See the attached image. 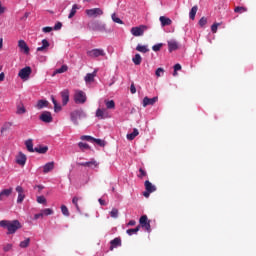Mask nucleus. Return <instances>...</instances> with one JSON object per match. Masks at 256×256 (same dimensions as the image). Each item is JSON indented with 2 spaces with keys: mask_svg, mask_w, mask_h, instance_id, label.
Segmentation results:
<instances>
[{
  "mask_svg": "<svg viewBox=\"0 0 256 256\" xmlns=\"http://www.w3.org/2000/svg\"><path fill=\"white\" fill-rule=\"evenodd\" d=\"M0 227H2V229H7V235H15V233H17L23 226L19 220H1Z\"/></svg>",
  "mask_w": 256,
  "mask_h": 256,
  "instance_id": "f257e3e1",
  "label": "nucleus"
},
{
  "mask_svg": "<svg viewBox=\"0 0 256 256\" xmlns=\"http://www.w3.org/2000/svg\"><path fill=\"white\" fill-rule=\"evenodd\" d=\"M89 29L92 31H99L100 33H111V30L107 29V24L101 21H94L90 23Z\"/></svg>",
  "mask_w": 256,
  "mask_h": 256,
  "instance_id": "f03ea898",
  "label": "nucleus"
},
{
  "mask_svg": "<svg viewBox=\"0 0 256 256\" xmlns=\"http://www.w3.org/2000/svg\"><path fill=\"white\" fill-rule=\"evenodd\" d=\"M87 114L83 110H75L70 113V120L74 125H79V119H85Z\"/></svg>",
  "mask_w": 256,
  "mask_h": 256,
  "instance_id": "7ed1b4c3",
  "label": "nucleus"
},
{
  "mask_svg": "<svg viewBox=\"0 0 256 256\" xmlns=\"http://www.w3.org/2000/svg\"><path fill=\"white\" fill-rule=\"evenodd\" d=\"M86 55L91 59H97V57H105L106 53L103 48H94L92 50H88Z\"/></svg>",
  "mask_w": 256,
  "mask_h": 256,
  "instance_id": "20e7f679",
  "label": "nucleus"
},
{
  "mask_svg": "<svg viewBox=\"0 0 256 256\" xmlns=\"http://www.w3.org/2000/svg\"><path fill=\"white\" fill-rule=\"evenodd\" d=\"M31 73H33V70L29 66H26L19 71L18 77H20L22 81H29V77H31Z\"/></svg>",
  "mask_w": 256,
  "mask_h": 256,
  "instance_id": "39448f33",
  "label": "nucleus"
},
{
  "mask_svg": "<svg viewBox=\"0 0 256 256\" xmlns=\"http://www.w3.org/2000/svg\"><path fill=\"white\" fill-rule=\"evenodd\" d=\"M139 223L142 229H145L147 233H151V221L149 220V218H147V215L141 216L139 219Z\"/></svg>",
  "mask_w": 256,
  "mask_h": 256,
  "instance_id": "423d86ee",
  "label": "nucleus"
},
{
  "mask_svg": "<svg viewBox=\"0 0 256 256\" xmlns=\"http://www.w3.org/2000/svg\"><path fill=\"white\" fill-rule=\"evenodd\" d=\"M74 101L78 104H83L87 101V94L82 90H76L74 93Z\"/></svg>",
  "mask_w": 256,
  "mask_h": 256,
  "instance_id": "0eeeda50",
  "label": "nucleus"
},
{
  "mask_svg": "<svg viewBox=\"0 0 256 256\" xmlns=\"http://www.w3.org/2000/svg\"><path fill=\"white\" fill-rule=\"evenodd\" d=\"M85 13L88 17H93L94 19H97V17H101L103 15V9L101 8L87 9Z\"/></svg>",
  "mask_w": 256,
  "mask_h": 256,
  "instance_id": "6e6552de",
  "label": "nucleus"
},
{
  "mask_svg": "<svg viewBox=\"0 0 256 256\" xmlns=\"http://www.w3.org/2000/svg\"><path fill=\"white\" fill-rule=\"evenodd\" d=\"M147 29L146 26H137V27H132L131 28V34L134 37H141L143 36V33H145V30Z\"/></svg>",
  "mask_w": 256,
  "mask_h": 256,
  "instance_id": "1a4fd4ad",
  "label": "nucleus"
},
{
  "mask_svg": "<svg viewBox=\"0 0 256 256\" xmlns=\"http://www.w3.org/2000/svg\"><path fill=\"white\" fill-rule=\"evenodd\" d=\"M40 121L43 123H51L53 121V116L51 115V112L49 111H44L42 114L39 116Z\"/></svg>",
  "mask_w": 256,
  "mask_h": 256,
  "instance_id": "9d476101",
  "label": "nucleus"
},
{
  "mask_svg": "<svg viewBox=\"0 0 256 256\" xmlns=\"http://www.w3.org/2000/svg\"><path fill=\"white\" fill-rule=\"evenodd\" d=\"M18 47L21 53H24V55H29L30 49H29V46L27 45V42H25V40H19Z\"/></svg>",
  "mask_w": 256,
  "mask_h": 256,
  "instance_id": "9b49d317",
  "label": "nucleus"
},
{
  "mask_svg": "<svg viewBox=\"0 0 256 256\" xmlns=\"http://www.w3.org/2000/svg\"><path fill=\"white\" fill-rule=\"evenodd\" d=\"M159 101V97L155 96L153 98L144 97L143 99V107H147L149 105H155Z\"/></svg>",
  "mask_w": 256,
  "mask_h": 256,
  "instance_id": "f8f14e48",
  "label": "nucleus"
},
{
  "mask_svg": "<svg viewBox=\"0 0 256 256\" xmlns=\"http://www.w3.org/2000/svg\"><path fill=\"white\" fill-rule=\"evenodd\" d=\"M79 165L81 167H89L90 169H95V167H99V163H97L95 159H91L88 162H80Z\"/></svg>",
  "mask_w": 256,
  "mask_h": 256,
  "instance_id": "ddd939ff",
  "label": "nucleus"
},
{
  "mask_svg": "<svg viewBox=\"0 0 256 256\" xmlns=\"http://www.w3.org/2000/svg\"><path fill=\"white\" fill-rule=\"evenodd\" d=\"M16 191L18 193L17 203H23V201L25 200V190H23V187L17 186Z\"/></svg>",
  "mask_w": 256,
  "mask_h": 256,
  "instance_id": "4468645a",
  "label": "nucleus"
},
{
  "mask_svg": "<svg viewBox=\"0 0 256 256\" xmlns=\"http://www.w3.org/2000/svg\"><path fill=\"white\" fill-rule=\"evenodd\" d=\"M16 163L18 165H25V163H27V156L22 152H19V154L16 156Z\"/></svg>",
  "mask_w": 256,
  "mask_h": 256,
  "instance_id": "2eb2a0df",
  "label": "nucleus"
},
{
  "mask_svg": "<svg viewBox=\"0 0 256 256\" xmlns=\"http://www.w3.org/2000/svg\"><path fill=\"white\" fill-rule=\"evenodd\" d=\"M179 49V43L175 40L168 41V51L169 53H173V51H177Z\"/></svg>",
  "mask_w": 256,
  "mask_h": 256,
  "instance_id": "dca6fc26",
  "label": "nucleus"
},
{
  "mask_svg": "<svg viewBox=\"0 0 256 256\" xmlns=\"http://www.w3.org/2000/svg\"><path fill=\"white\" fill-rule=\"evenodd\" d=\"M144 187L148 193H155V191H157V187L153 185V183H151L149 180L145 181Z\"/></svg>",
  "mask_w": 256,
  "mask_h": 256,
  "instance_id": "f3484780",
  "label": "nucleus"
},
{
  "mask_svg": "<svg viewBox=\"0 0 256 256\" xmlns=\"http://www.w3.org/2000/svg\"><path fill=\"white\" fill-rule=\"evenodd\" d=\"M61 98H62V105L65 106L67 103H69V90H63L61 93Z\"/></svg>",
  "mask_w": 256,
  "mask_h": 256,
  "instance_id": "a211bd4d",
  "label": "nucleus"
},
{
  "mask_svg": "<svg viewBox=\"0 0 256 256\" xmlns=\"http://www.w3.org/2000/svg\"><path fill=\"white\" fill-rule=\"evenodd\" d=\"M159 21H160L162 27H167V26L171 25V23H173L171 18H168L165 16H160Z\"/></svg>",
  "mask_w": 256,
  "mask_h": 256,
  "instance_id": "6ab92c4d",
  "label": "nucleus"
},
{
  "mask_svg": "<svg viewBox=\"0 0 256 256\" xmlns=\"http://www.w3.org/2000/svg\"><path fill=\"white\" fill-rule=\"evenodd\" d=\"M53 169H55V162H48L43 166V173H50Z\"/></svg>",
  "mask_w": 256,
  "mask_h": 256,
  "instance_id": "aec40b11",
  "label": "nucleus"
},
{
  "mask_svg": "<svg viewBox=\"0 0 256 256\" xmlns=\"http://www.w3.org/2000/svg\"><path fill=\"white\" fill-rule=\"evenodd\" d=\"M110 250L113 251L116 247H121V238H114L110 241Z\"/></svg>",
  "mask_w": 256,
  "mask_h": 256,
  "instance_id": "412c9836",
  "label": "nucleus"
},
{
  "mask_svg": "<svg viewBox=\"0 0 256 256\" xmlns=\"http://www.w3.org/2000/svg\"><path fill=\"white\" fill-rule=\"evenodd\" d=\"M13 193V188L4 189L0 192V201H3V197H9Z\"/></svg>",
  "mask_w": 256,
  "mask_h": 256,
  "instance_id": "4be33fe9",
  "label": "nucleus"
},
{
  "mask_svg": "<svg viewBox=\"0 0 256 256\" xmlns=\"http://www.w3.org/2000/svg\"><path fill=\"white\" fill-rule=\"evenodd\" d=\"M49 151V147L47 146H39L34 148L35 153H40V155H44V153H47Z\"/></svg>",
  "mask_w": 256,
  "mask_h": 256,
  "instance_id": "5701e85b",
  "label": "nucleus"
},
{
  "mask_svg": "<svg viewBox=\"0 0 256 256\" xmlns=\"http://www.w3.org/2000/svg\"><path fill=\"white\" fill-rule=\"evenodd\" d=\"M45 107H49V101L47 100H38L36 104V108L45 109Z\"/></svg>",
  "mask_w": 256,
  "mask_h": 256,
  "instance_id": "b1692460",
  "label": "nucleus"
},
{
  "mask_svg": "<svg viewBox=\"0 0 256 256\" xmlns=\"http://www.w3.org/2000/svg\"><path fill=\"white\" fill-rule=\"evenodd\" d=\"M25 146H26V149H27L30 153H35V148H33V140H32V139L26 140Z\"/></svg>",
  "mask_w": 256,
  "mask_h": 256,
  "instance_id": "393cba45",
  "label": "nucleus"
},
{
  "mask_svg": "<svg viewBox=\"0 0 256 256\" xmlns=\"http://www.w3.org/2000/svg\"><path fill=\"white\" fill-rule=\"evenodd\" d=\"M24 113H27V109H25V105H23V103L18 104L16 114L17 115H24Z\"/></svg>",
  "mask_w": 256,
  "mask_h": 256,
  "instance_id": "a878e982",
  "label": "nucleus"
},
{
  "mask_svg": "<svg viewBox=\"0 0 256 256\" xmlns=\"http://www.w3.org/2000/svg\"><path fill=\"white\" fill-rule=\"evenodd\" d=\"M137 135H139V130L137 128H134L132 133L127 134V139L128 141H133V139H135V137H137Z\"/></svg>",
  "mask_w": 256,
  "mask_h": 256,
  "instance_id": "bb28decb",
  "label": "nucleus"
},
{
  "mask_svg": "<svg viewBox=\"0 0 256 256\" xmlns=\"http://www.w3.org/2000/svg\"><path fill=\"white\" fill-rule=\"evenodd\" d=\"M199 7L197 5L193 6L189 12V17L192 21H195V16L197 15Z\"/></svg>",
  "mask_w": 256,
  "mask_h": 256,
  "instance_id": "cd10ccee",
  "label": "nucleus"
},
{
  "mask_svg": "<svg viewBox=\"0 0 256 256\" xmlns=\"http://www.w3.org/2000/svg\"><path fill=\"white\" fill-rule=\"evenodd\" d=\"M136 51H139V53H149V47L147 45L138 44Z\"/></svg>",
  "mask_w": 256,
  "mask_h": 256,
  "instance_id": "c85d7f7f",
  "label": "nucleus"
},
{
  "mask_svg": "<svg viewBox=\"0 0 256 256\" xmlns=\"http://www.w3.org/2000/svg\"><path fill=\"white\" fill-rule=\"evenodd\" d=\"M84 81L86 83H93L95 81V72L86 74Z\"/></svg>",
  "mask_w": 256,
  "mask_h": 256,
  "instance_id": "c756f323",
  "label": "nucleus"
},
{
  "mask_svg": "<svg viewBox=\"0 0 256 256\" xmlns=\"http://www.w3.org/2000/svg\"><path fill=\"white\" fill-rule=\"evenodd\" d=\"M77 9H79V5L74 4L72 6V9L70 10V13L68 15V19H73V17H75V14L77 13Z\"/></svg>",
  "mask_w": 256,
  "mask_h": 256,
  "instance_id": "7c9ffc66",
  "label": "nucleus"
},
{
  "mask_svg": "<svg viewBox=\"0 0 256 256\" xmlns=\"http://www.w3.org/2000/svg\"><path fill=\"white\" fill-rule=\"evenodd\" d=\"M31 244V238H26L25 240L21 241L19 247L21 249H27V247Z\"/></svg>",
  "mask_w": 256,
  "mask_h": 256,
  "instance_id": "2f4dec72",
  "label": "nucleus"
},
{
  "mask_svg": "<svg viewBox=\"0 0 256 256\" xmlns=\"http://www.w3.org/2000/svg\"><path fill=\"white\" fill-rule=\"evenodd\" d=\"M51 99H52V103L54 105L55 113H59V111H61L62 107L60 106L59 103H57V100L55 99V97L51 96Z\"/></svg>",
  "mask_w": 256,
  "mask_h": 256,
  "instance_id": "473e14b6",
  "label": "nucleus"
},
{
  "mask_svg": "<svg viewBox=\"0 0 256 256\" xmlns=\"http://www.w3.org/2000/svg\"><path fill=\"white\" fill-rule=\"evenodd\" d=\"M49 41L47 40V39H43L42 40V46H40V47H38L37 48V51L38 52H41V51H43L44 49H47V47H49Z\"/></svg>",
  "mask_w": 256,
  "mask_h": 256,
  "instance_id": "72a5a7b5",
  "label": "nucleus"
},
{
  "mask_svg": "<svg viewBox=\"0 0 256 256\" xmlns=\"http://www.w3.org/2000/svg\"><path fill=\"white\" fill-rule=\"evenodd\" d=\"M139 229H141V226H137L136 228H131L126 231L127 235H137L139 233Z\"/></svg>",
  "mask_w": 256,
  "mask_h": 256,
  "instance_id": "f704fd0d",
  "label": "nucleus"
},
{
  "mask_svg": "<svg viewBox=\"0 0 256 256\" xmlns=\"http://www.w3.org/2000/svg\"><path fill=\"white\" fill-rule=\"evenodd\" d=\"M142 60L143 58H141V54H135V56L132 59L134 65H141Z\"/></svg>",
  "mask_w": 256,
  "mask_h": 256,
  "instance_id": "c9c22d12",
  "label": "nucleus"
},
{
  "mask_svg": "<svg viewBox=\"0 0 256 256\" xmlns=\"http://www.w3.org/2000/svg\"><path fill=\"white\" fill-rule=\"evenodd\" d=\"M78 147H79V149H81V151H87V150L91 149L89 144H87L85 142H79Z\"/></svg>",
  "mask_w": 256,
  "mask_h": 256,
  "instance_id": "e433bc0d",
  "label": "nucleus"
},
{
  "mask_svg": "<svg viewBox=\"0 0 256 256\" xmlns=\"http://www.w3.org/2000/svg\"><path fill=\"white\" fill-rule=\"evenodd\" d=\"M96 117H98V119H105V110L98 108L96 110Z\"/></svg>",
  "mask_w": 256,
  "mask_h": 256,
  "instance_id": "4c0bfd02",
  "label": "nucleus"
},
{
  "mask_svg": "<svg viewBox=\"0 0 256 256\" xmlns=\"http://www.w3.org/2000/svg\"><path fill=\"white\" fill-rule=\"evenodd\" d=\"M41 213H42L43 217H47L49 215H53V209L45 208V209L41 210Z\"/></svg>",
  "mask_w": 256,
  "mask_h": 256,
  "instance_id": "58836bf2",
  "label": "nucleus"
},
{
  "mask_svg": "<svg viewBox=\"0 0 256 256\" xmlns=\"http://www.w3.org/2000/svg\"><path fill=\"white\" fill-rule=\"evenodd\" d=\"M106 109H115V101L105 100Z\"/></svg>",
  "mask_w": 256,
  "mask_h": 256,
  "instance_id": "ea45409f",
  "label": "nucleus"
},
{
  "mask_svg": "<svg viewBox=\"0 0 256 256\" xmlns=\"http://www.w3.org/2000/svg\"><path fill=\"white\" fill-rule=\"evenodd\" d=\"M80 139L81 141H88V143H93V141H95V138L89 135H82Z\"/></svg>",
  "mask_w": 256,
  "mask_h": 256,
  "instance_id": "a19ab883",
  "label": "nucleus"
},
{
  "mask_svg": "<svg viewBox=\"0 0 256 256\" xmlns=\"http://www.w3.org/2000/svg\"><path fill=\"white\" fill-rule=\"evenodd\" d=\"M110 217H112V219H117L119 217V210L117 208H113L110 211Z\"/></svg>",
  "mask_w": 256,
  "mask_h": 256,
  "instance_id": "79ce46f5",
  "label": "nucleus"
},
{
  "mask_svg": "<svg viewBox=\"0 0 256 256\" xmlns=\"http://www.w3.org/2000/svg\"><path fill=\"white\" fill-rule=\"evenodd\" d=\"M92 143L99 145V147H105V141L101 139L94 138Z\"/></svg>",
  "mask_w": 256,
  "mask_h": 256,
  "instance_id": "37998d69",
  "label": "nucleus"
},
{
  "mask_svg": "<svg viewBox=\"0 0 256 256\" xmlns=\"http://www.w3.org/2000/svg\"><path fill=\"white\" fill-rule=\"evenodd\" d=\"M69 69L67 65H62L60 68L55 70V73H66V71Z\"/></svg>",
  "mask_w": 256,
  "mask_h": 256,
  "instance_id": "c03bdc74",
  "label": "nucleus"
},
{
  "mask_svg": "<svg viewBox=\"0 0 256 256\" xmlns=\"http://www.w3.org/2000/svg\"><path fill=\"white\" fill-rule=\"evenodd\" d=\"M112 21L114 23H118L119 25H123V20H121L119 17H117V15H115V13L112 14Z\"/></svg>",
  "mask_w": 256,
  "mask_h": 256,
  "instance_id": "a18cd8bd",
  "label": "nucleus"
},
{
  "mask_svg": "<svg viewBox=\"0 0 256 256\" xmlns=\"http://www.w3.org/2000/svg\"><path fill=\"white\" fill-rule=\"evenodd\" d=\"M61 212L65 217H69V209L67 208V206L62 205L61 206Z\"/></svg>",
  "mask_w": 256,
  "mask_h": 256,
  "instance_id": "49530a36",
  "label": "nucleus"
},
{
  "mask_svg": "<svg viewBox=\"0 0 256 256\" xmlns=\"http://www.w3.org/2000/svg\"><path fill=\"white\" fill-rule=\"evenodd\" d=\"M37 203H40V205H45L47 203V199L45 198V196H38Z\"/></svg>",
  "mask_w": 256,
  "mask_h": 256,
  "instance_id": "de8ad7c7",
  "label": "nucleus"
},
{
  "mask_svg": "<svg viewBox=\"0 0 256 256\" xmlns=\"http://www.w3.org/2000/svg\"><path fill=\"white\" fill-rule=\"evenodd\" d=\"M245 11H247V8L243 7V6H237L235 9H234V12L235 13H245Z\"/></svg>",
  "mask_w": 256,
  "mask_h": 256,
  "instance_id": "09e8293b",
  "label": "nucleus"
},
{
  "mask_svg": "<svg viewBox=\"0 0 256 256\" xmlns=\"http://www.w3.org/2000/svg\"><path fill=\"white\" fill-rule=\"evenodd\" d=\"M72 203H73V205H75L77 211H81V209L79 208V204H78L79 203V198L78 197H74L72 199Z\"/></svg>",
  "mask_w": 256,
  "mask_h": 256,
  "instance_id": "8fccbe9b",
  "label": "nucleus"
},
{
  "mask_svg": "<svg viewBox=\"0 0 256 256\" xmlns=\"http://www.w3.org/2000/svg\"><path fill=\"white\" fill-rule=\"evenodd\" d=\"M163 47V43H158V44H155L153 47H152V51H161V48Z\"/></svg>",
  "mask_w": 256,
  "mask_h": 256,
  "instance_id": "3c124183",
  "label": "nucleus"
},
{
  "mask_svg": "<svg viewBox=\"0 0 256 256\" xmlns=\"http://www.w3.org/2000/svg\"><path fill=\"white\" fill-rule=\"evenodd\" d=\"M13 249V244H6L4 247H3V251L5 253H9V251H11Z\"/></svg>",
  "mask_w": 256,
  "mask_h": 256,
  "instance_id": "603ef678",
  "label": "nucleus"
},
{
  "mask_svg": "<svg viewBox=\"0 0 256 256\" xmlns=\"http://www.w3.org/2000/svg\"><path fill=\"white\" fill-rule=\"evenodd\" d=\"M198 24L200 25V27H205V25H207V18L202 17V18L199 20Z\"/></svg>",
  "mask_w": 256,
  "mask_h": 256,
  "instance_id": "864d4df0",
  "label": "nucleus"
},
{
  "mask_svg": "<svg viewBox=\"0 0 256 256\" xmlns=\"http://www.w3.org/2000/svg\"><path fill=\"white\" fill-rule=\"evenodd\" d=\"M163 73H165V70H164L163 68H158V69L155 71L156 77H161V75H163Z\"/></svg>",
  "mask_w": 256,
  "mask_h": 256,
  "instance_id": "5fc2aeb1",
  "label": "nucleus"
},
{
  "mask_svg": "<svg viewBox=\"0 0 256 256\" xmlns=\"http://www.w3.org/2000/svg\"><path fill=\"white\" fill-rule=\"evenodd\" d=\"M61 27H63V24L61 22H57L52 29L54 31H59Z\"/></svg>",
  "mask_w": 256,
  "mask_h": 256,
  "instance_id": "6e6d98bb",
  "label": "nucleus"
},
{
  "mask_svg": "<svg viewBox=\"0 0 256 256\" xmlns=\"http://www.w3.org/2000/svg\"><path fill=\"white\" fill-rule=\"evenodd\" d=\"M219 25H221V24H219V23H214V24L211 26V31H212V33H217V29H218Z\"/></svg>",
  "mask_w": 256,
  "mask_h": 256,
  "instance_id": "4d7b16f0",
  "label": "nucleus"
},
{
  "mask_svg": "<svg viewBox=\"0 0 256 256\" xmlns=\"http://www.w3.org/2000/svg\"><path fill=\"white\" fill-rule=\"evenodd\" d=\"M139 173L140 174L138 175V177H140V178L147 176V172L143 168L139 169Z\"/></svg>",
  "mask_w": 256,
  "mask_h": 256,
  "instance_id": "13d9d810",
  "label": "nucleus"
},
{
  "mask_svg": "<svg viewBox=\"0 0 256 256\" xmlns=\"http://www.w3.org/2000/svg\"><path fill=\"white\" fill-rule=\"evenodd\" d=\"M43 33H51L53 31V27L46 26L42 28Z\"/></svg>",
  "mask_w": 256,
  "mask_h": 256,
  "instance_id": "bf43d9fd",
  "label": "nucleus"
},
{
  "mask_svg": "<svg viewBox=\"0 0 256 256\" xmlns=\"http://www.w3.org/2000/svg\"><path fill=\"white\" fill-rule=\"evenodd\" d=\"M130 93H132V95H135V93H137V88H135V84H131L130 86Z\"/></svg>",
  "mask_w": 256,
  "mask_h": 256,
  "instance_id": "052dcab7",
  "label": "nucleus"
},
{
  "mask_svg": "<svg viewBox=\"0 0 256 256\" xmlns=\"http://www.w3.org/2000/svg\"><path fill=\"white\" fill-rule=\"evenodd\" d=\"M134 225H137V222L135 220H130L128 222V227H134Z\"/></svg>",
  "mask_w": 256,
  "mask_h": 256,
  "instance_id": "680f3d73",
  "label": "nucleus"
},
{
  "mask_svg": "<svg viewBox=\"0 0 256 256\" xmlns=\"http://www.w3.org/2000/svg\"><path fill=\"white\" fill-rule=\"evenodd\" d=\"M40 217H43V213L42 212L34 215V221H37V219H39Z\"/></svg>",
  "mask_w": 256,
  "mask_h": 256,
  "instance_id": "e2e57ef3",
  "label": "nucleus"
},
{
  "mask_svg": "<svg viewBox=\"0 0 256 256\" xmlns=\"http://www.w3.org/2000/svg\"><path fill=\"white\" fill-rule=\"evenodd\" d=\"M9 126H11L10 123L4 124V126H3L2 129H1V133H3V131H7V127H9Z\"/></svg>",
  "mask_w": 256,
  "mask_h": 256,
  "instance_id": "0e129e2a",
  "label": "nucleus"
},
{
  "mask_svg": "<svg viewBox=\"0 0 256 256\" xmlns=\"http://www.w3.org/2000/svg\"><path fill=\"white\" fill-rule=\"evenodd\" d=\"M174 71H181V64H175Z\"/></svg>",
  "mask_w": 256,
  "mask_h": 256,
  "instance_id": "69168bd1",
  "label": "nucleus"
},
{
  "mask_svg": "<svg viewBox=\"0 0 256 256\" xmlns=\"http://www.w3.org/2000/svg\"><path fill=\"white\" fill-rule=\"evenodd\" d=\"M3 13H5V7H3L0 1V15H3Z\"/></svg>",
  "mask_w": 256,
  "mask_h": 256,
  "instance_id": "338daca9",
  "label": "nucleus"
},
{
  "mask_svg": "<svg viewBox=\"0 0 256 256\" xmlns=\"http://www.w3.org/2000/svg\"><path fill=\"white\" fill-rule=\"evenodd\" d=\"M98 201H99L100 205H102V206L107 205V203H105V200H103L102 198L98 199Z\"/></svg>",
  "mask_w": 256,
  "mask_h": 256,
  "instance_id": "774afa93",
  "label": "nucleus"
}]
</instances>
